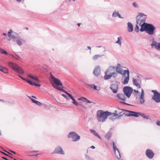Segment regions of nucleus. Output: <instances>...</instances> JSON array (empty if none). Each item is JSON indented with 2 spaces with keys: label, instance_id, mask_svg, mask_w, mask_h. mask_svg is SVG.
<instances>
[{
  "label": "nucleus",
  "instance_id": "f257e3e1",
  "mask_svg": "<svg viewBox=\"0 0 160 160\" xmlns=\"http://www.w3.org/2000/svg\"><path fill=\"white\" fill-rule=\"evenodd\" d=\"M112 114L110 112L100 110L97 112L96 118L98 122H104L106 121L108 117Z\"/></svg>",
  "mask_w": 160,
  "mask_h": 160
},
{
  "label": "nucleus",
  "instance_id": "f03ea898",
  "mask_svg": "<svg viewBox=\"0 0 160 160\" xmlns=\"http://www.w3.org/2000/svg\"><path fill=\"white\" fill-rule=\"evenodd\" d=\"M155 29V27L152 24L148 23H144L142 25V28L140 30L141 32L145 31L150 35H152L154 34Z\"/></svg>",
  "mask_w": 160,
  "mask_h": 160
},
{
  "label": "nucleus",
  "instance_id": "7ed1b4c3",
  "mask_svg": "<svg viewBox=\"0 0 160 160\" xmlns=\"http://www.w3.org/2000/svg\"><path fill=\"white\" fill-rule=\"evenodd\" d=\"M117 73L115 71V67L110 66L105 72L104 78L105 80L110 79L112 77H114L117 76Z\"/></svg>",
  "mask_w": 160,
  "mask_h": 160
},
{
  "label": "nucleus",
  "instance_id": "20e7f679",
  "mask_svg": "<svg viewBox=\"0 0 160 160\" xmlns=\"http://www.w3.org/2000/svg\"><path fill=\"white\" fill-rule=\"evenodd\" d=\"M8 65L12 69L18 73V75H22L24 74V72L23 69L17 64L10 62L8 63Z\"/></svg>",
  "mask_w": 160,
  "mask_h": 160
},
{
  "label": "nucleus",
  "instance_id": "39448f33",
  "mask_svg": "<svg viewBox=\"0 0 160 160\" xmlns=\"http://www.w3.org/2000/svg\"><path fill=\"white\" fill-rule=\"evenodd\" d=\"M147 18V15L143 13H139L136 17L137 24L141 26L142 28V25L146 23L145 22Z\"/></svg>",
  "mask_w": 160,
  "mask_h": 160
},
{
  "label": "nucleus",
  "instance_id": "423d86ee",
  "mask_svg": "<svg viewBox=\"0 0 160 160\" xmlns=\"http://www.w3.org/2000/svg\"><path fill=\"white\" fill-rule=\"evenodd\" d=\"M127 112H130L127 114V116H133L136 117H137L138 115L142 116L143 118L147 119H151L150 117L148 115H146L145 113L140 112H136L131 111L127 110Z\"/></svg>",
  "mask_w": 160,
  "mask_h": 160
},
{
  "label": "nucleus",
  "instance_id": "0eeeda50",
  "mask_svg": "<svg viewBox=\"0 0 160 160\" xmlns=\"http://www.w3.org/2000/svg\"><path fill=\"white\" fill-rule=\"evenodd\" d=\"M124 68H127L126 70H124L123 74H122V81L123 84H127L129 79V71L128 68L124 67Z\"/></svg>",
  "mask_w": 160,
  "mask_h": 160
},
{
  "label": "nucleus",
  "instance_id": "6e6552de",
  "mask_svg": "<svg viewBox=\"0 0 160 160\" xmlns=\"http://www.w3.org/2000/svg\"><path fill=\"white\" fill-rule=\"evenodd\" d=\"M133 91L132 88L129 86H125L123 89L124 93L128 98L130 97Z\"/></svg>",
  "mask_w": 160,
  "mask_h": 160
},
{
  "label": "nucleus",
  "instance_id": "1a4fd4ad",
  "mask_svg": "<svg viewBox=\"0 0 160 160\" xmlns=\"http://www.w3.org/2000/svg\"><path fill=\"white\" fill-rule=\"evenodd\" d=\"M152 92L153 93L152 97V99L153 100L156 102H160V93L158 92L156 90H152Z\"/></svg>",
  "mask_w": 160,
  "mask_h": 160
},
{
  "label": "nucleus",
  "instance_id": "9d476101",
  "mask_svg": "<svg viewBox=\"0 0 160 160\" xmlns=\"http://www.w3.org/2000/svg\"><path fill=\"white\" fill-rule=\"evenodd\" d=\"M68 137L72 138L73 142H76L78 141L80 138V136L78 135L75 132H71L69 133Z\"/></svg>",
  "mask_w": 160,
  "mask_h": 160
},
{
  "label": "nucleus",
  "instance_id": "9b49d317",
  "mask_svg": "<svg viewBox=\"0 0 160 160\" xmlns=\"http://www.w3.org/2000/svg\"><path fill=\"white\" fill-rule=\"evenodd\" d=\"M50 78L53 82L56 85L60 86H62L63 85L61 81L58 78H55L51 73H50Z\"/></svg>",
  "mask_w": 160,
  "mask_h": 160
},
{
  "label": "nucleus",
  "instance_id": "f8f14e48",
  "mask_svg": "<svg viewBox=\"0 0 160 160\" xmlns=\"http://www.w3.org/2000/svg\"><path fill=\"white\" fill-rule=\"evenodd\" d=\"M132 82L133 84L138 88H141V80L140 78H133Z\"/></svg>",
  "mask_w": 160,
  "mask_h": 160
},
{
  "label": "nucleus",
  "instance_id": "ddd939ff",
  "mask_svg": "<svg viewBox=\"0 0 160 160\" xmlns=\"http://www.w3.org/2000/svg\"><path fill=\"white\" fill-rule=\"evenodd\" d=\"M53 153L62 155L65 154L63 150L62 147L60 146L56 147L55 148Z\"/></svg>",
  "mask_w": 160,
  "mask_h": 160
},
{
  "label": "nucleus",
  "instance_id": "4468645a",
  "mask_svg": "<svg viewBox=\"0 0 160 160\" xmlns=\"http://www.w3.org/2000/svg\"><path fill=\"white\" fill-rule=\"evenodd\" d=\"M144 98V91L143 89H142L141 93L139 96V101L141 104H142L145 102V100Z\"/></svg>",
  "mask_w": 160,
  "mask_h": 160
},
{
  "label": "nucleus",
  "instance_id": "2eb2a0df",
  "mask_svg": "<svg viewBox=\"0 0 160 160\" xmlns=\"http://www.w3.org/2000/svg\"><path fill=\"white\" fill-rule=\"evenodd\" d=\"M113 147L114 151L116 156L117 158L119 159L121 157L120 154L118 149L117 148L115 143L114 142H112Z\"/></svg>",
  "mask_w": 160,
  "mask_h": 160
},
{
  "label": "nucleus",
  "instance_id": "dca6fc26",
  "mask_svg": "<svg viewBox=\"0 0 160 160\" xmlns=\"http://www.w3.org/2000/svg\"><path fill=\"white\" fill-rule=\"evenodd\" d=\"M118 84L113 83L111 84L110 88L113 93H116L118 89Z\"/></svg>",
  "mask_w": 160,
  "mask_h": 160
},
{
  "label": "nucleus",
  "instance_id": "f3484780",
  "mask_svg": "<svg viewBox=\"0 0 160 160\" xmlns=\"http://www.w3.org/2000/svg\"><path fill=\"white\" fill-rule=\"evenodd\" d=\"M145 153L146 156L149 159H152L154 155L153 152L150 149L146 150Z\"/></svg>",
  "mask_w": 160,
  "mask_h": 160
},
{
  "label": "nucleus",
  "instance_id": "a211bd4d",
  "mask_svg": "<svg viewBox=\"0 0 160 160\" xmlns=\"http://www.w3.org/2000/svg\"><path fill=\"white\" fill-rule=\"evenodd\" d=\"M116 96L120 100L124 102H126V96L124 93L118 94Z\"/></svg>",
  "mask_w": 160,
  "mask_h": 160
},
{
  "label": "nucleus",
  "instance_id": "6ab92c4d",
  "mask_svg": "<svg viewBox=\"0 0 160 160\" xmlns=\"http://www.w3.org/2000/svg\"><path fill=\"white\" fill-rule=\"evenodd\" d=\"M152 47L154 48L158 51H160V43H157L153 41L151 45Z\"/></svg>",
  "mask_w": 160,
  "mask_h": 160
},
{
  "label": "nucleus",
  "instance_id": "aec40b11",
  "mask_svg": "<svg viewBox=\"0 0 160 160\" xmlns=\"http://www.w3.org/2000/svg\"><path fill=\"white\" fill-rule=\"evenodd\" d=\"M93 73L95 76H98L100 74V69L99 66H96L94 69Z\"/></svg>",
  "mask_w": 160,
  "mask_h": 160
},
{
  "label": "nucleus",
  "instance_id": "412c9836",
  "mask_svg": "<svg viewBox=\"0 0 160 160\" xmlns=\"http://www.w3.org/2000/svg\"><path fill=\"white\" fill-rule=\"evenodd\" d=\"M116 72L121 74H122L124 73V71L122 70V67L119 63H118L116 67H115Z\"/></svg>",
  "mask_w": 160,
  "mask_h": 160
},
{
  "label": "nucleus",
  "instance_id": "4be33fe9",
  "mask_svg": "<svg viewBox=\"0 0 160 160\" xmlns=\"http://www.w3.org/2000/svg\"><path fill=\"white\" fill-rule=\"evenodd\" d=\"M127 25L128 31L130 32H132L133 30L132 24L130 22H128L127 23Z\"/></svg>",
  "mask_w": 160,
  "mask_h": 160
},
{
  "label": "nucleus",
  "instance_id": "5701e85b",
  "mask_svg": "<svg viewBox=\"0 0 160 160\" xmlns=\"http://www.w3.org/2000/svg\"><path fill=\"white\" fill-rule=\"evenodd\" d=\"M112 16L113 17H118L120 18H123L122 17L120 14L118 12H117L116 10H115L112 14Z\"/></svg>",
  "mask_w": 160,
  "mask_h": 160
},
{
  "label": "nucleus",
  "instance_id": "b1692460",
  "mask_svg": "<svg viewBox=\"0 0 160 160\" xmlns=\"http://www.w3.org/2000/svg\"><path fill=\"white\" fill-rule=\"evenodd\" d=\"M27 76L29 78L34 80L37 81H39V79L38 77L36 76H34L30 73H28L27 74Z\"/></svg>",
  "mask_w": 160,
  "mask_h": 160
},
{
  "label": "nucleus",
  "instance_id": "393cba45",
  "mask_svg": "<svg viewBox=\"0 0 160 160\" xmlns=\"http://www.w3.org/2000/svg\"><path fill=\"white\" fill-rule=\"evenodd\" d=\"M117 39V40L116 42L115 43L119 45L121 47L122 44V37L121 36L118 37Z\"/></svg>",
  "mask_w": 160,
  "mask_h": 160
},
{
  "label": "nucleus",
  "instance_id": "a878e982",
  "mask_svg": "<svg viewBox=\"0 0 160 160\" xmlns=\"http://www.w3.org/2000/svg\"><path fill=\"white\" fill-rule=\"evenodd\" d=\"M112 136V132L109 131L108 132L105 136V138L108 140H109Z\"/></svg>",
  "mask_w": 160,
  "mask_h": 160
},
{
  "label": "nucleus",
  "instance_id": "bb28decb",
  "mask_svg": "<svg viewBox=\"0 0 160 160\" xmlns=\"http://www.w3.org/2000/svg\"><path fill=\"white\" fill-rule=\"evenodd\" d=\"M103 55L95 54L92 57V59L93 61H96Z\"/></svg>",
  "mask_w": 160,
  "mask_h": 160
},
{
  "label": "nucleus",
  "instance_id": "cd10ccee",
  "mask_svg": "<svg viewBox=\"0 0 160 160\" xmlns=\"http://www.w3.org/2000/svg\"><path fill=\"white\" fill-rule=\"evenodd\" d=\"M112 115L109 116H111L109 118V119L111 120H114L117 118L116 117L117 116H119V115H118V114H117L116 113H112Z\"/></svg>",
  "mask_w": 160,
  "mask_h": 160
},
{
  "label": "nucleus",
  "instance_id": "c85d7f7f",
  "mask_svg": "<svg viewBox=\"0 0 160 160\" xmlns=\"http://www.w3.org/2000/svg\"><path fill=\"white\" fill-rule=\"evenodd\" d=\"M16 42L18 45L21 46L22 44V42H24V41L23 39L19 38V39H17L16 40Z\"/></svg>",
  "mask_w": 160,
  "mask_h": 160
},
{
  "label": "nucleus",
  "instance_id": "c756f323",
  "mask_svg": "<svg viewBox=\"0 0 160 160\" xmlns=\"http://www.w3.org/2000/svg\"><path fill=\"white\" fill-rule=\"evenodd\" d=\"M90 131L95 136L97 137H98L100 138L101 139V137L94 130L91 129Z\"/></svg>",
  "mask_w": 160,
  "mask_h": 160
},
{
  "label": "nucleus",
  "instance_id": "7c9ffc66",
  "mask_svg": "<svg viewBox=\"0 0 160 160\" xmlns=\"http://www.w3.org/2000/svg\"><path fill=\"white\" fill-rule=\"evenodd\" d=\"M31 100L32 101V102L36 104L38 106H40L42 104V103L41 102H39V101H36L33 99H31Z\"/></svg>",
  "mask_w": 160,
  "mask_h": 160
},
{
  "label": "nucleus",
  "instance_id": "2f4dec72",
  "mask_svg": "<svg viewBox=\"0 0 160 160\" xmlns=\"http://www.w3.org/2000/svg\"><path fill=\"white\" fill-rule=\"evenodd\" d=\"M10 55L12 57L14 58L17 60H19V59H20L19 57L17 55H13L12 54H10Z\"/></svg>",
  "mask_w": 160,
  "mask_h": 160
},
{
  "label": "nucleus",
  "instance_id": "473e14b6",
  "mask_svg": "<svg viewBox=\"0 0 160 160\" xmlns=\"http://www.w3.org/2000/svg\"><path fill=\"white\" fill-rule=\"evenodd\" d=\"M0 52L6 55H7L8 54V53L6 51L4 50L3 49L1 48H0Z\"/></svg>",
  "mask_w": 160,
  "mask_h": 160
},
{
  "label": "nucleus",
  "instance_id": "72a5a7b5",
  "mask_svg": "<svg viewBox=\"0 0 160 160\" xmlns=\"http://www.w3.org/2000/svg\"><path fill=\"white\" fill-rule=\"evenodd\" d=\"M132 5L133 7L134 8H139V6L138 5V4L136 2H134L132 3Z\"/></svg>",
  "mask_w": 160,
  "mask_h": 160
},
{
  "label": "nucleus",
  "instance_id": "f704fd0d",
  "mask_svg": "<svg viewBox=\"0 0 160 160\" xmlns=\"http://www.w3.org/2000/svg\"><path fill=\"white\" fill-rule=\"evenodd\" d=\"M27 82H28L31 85H32V86H35L36 83L35 82H32L29 80H28L27 81Z\"/></svg>",
  "mask_w": 160,
  "mask_h": 160
},
{
  "label": "nucleus",
  "instance_id": "c9c22d12",
  "mask_svg": "<svg viewBox=\"0 0 160 160\" xmlns=\"http://www.w3.org/2000/svg\"><path fill=\"white\" fill-rule=\"evenodd\" d=\"M2 72L5 74L8 73V69L5 67L4 68Z\"/></svg>",
  "mask_w": 160,
  "mask_h": 160
},
{
  "label": "nucleus",
  "instance_id": "e433bc0d",
  "mask_svg": "<svg viewBox=\"0 0 160 160\" xmlns=\"http://www.w3.org/2000/svg\"><path fill=\"white\" fill-rule=\"evenodd\" d=\"M139 25H138L137 24L134 29L135 31L137 32H138L139 31Z\"/></svg>",
  "mask_w": 160,
  "mask_h": 160
},
{
  "label": "nucleus",
  "instance_id": "4c0bfd02",
  "mask_svg": "<svg viewBox=\"0 0 160 160\" xmlns=\"http://www.w3.org/2000/svg\"><path fill=\"white\" fill-rule=\"evenodd\" d=\"M87 98L84 97H82L80 98H79L78 99V100H81L83 102H85V101L87 100Z\"/></svg>",
  "mask_w": 160,
  "mask_h": 160
},
{
  "label": "nucleus",
  "instance_id": "58836bf2",
  "mask_svg": "<svg viewBox=\"0 0 160 160\" xmlns=\"http://www.w3.org/2000/svg\"><path fill=\"white\" fill-rule=\"evenodd\" d=\"M52 86L54 88H55L56 89H57L58 90H59L61 91H62V90L63 89H62V88H58L57 87H56V86H55L54 84L52 83Z\"/></svg>",
  "mask_w": 160,
  "mask_h": 160
},
{
  "label": "nucleus",
  "instance_id": "ea45409f",
  "mask_svg": "<svg viewBox=\"0 0 160 160\" xmlns=\"http://www.w3.org/2000/svg\"><path fill=\"white\" fill-rule=\"evenodd\" d=\"M13 32V31L11 29L9 30L8 33V36L9 37H11L12 35V33Z\"/></svg>",
  "mask_w": 160,
  "mask_h": 160
},
{
  "label": "nucleus",
  "instance_id": "a19ab883",
  "mask_svg": "<svg viewBox=\"0 0 160 160\" xmlns=\"http://www.w3.org/2000/svg\"><path fill=\"white\" fill-rule=\"evenodd\" d=\"M85 158L87 160H93L88 155H86Z\"/></svg>",
  "mask_w": 160,
  "mask_h": 160
},
{
  "label": "nucleus",
  "instance_id": "79ce46f5",
  "mask_svg": "<svg viewBox=\"0 0 160 160\" xmlns=\"http://www.w3.org/2000/svg\"><path fill=\"white\" fill-rule=\"evenodd\" d=\"M72 103L77 106H78L79 105V103L77 102L76 101L75 99L72 100Z\"/></svg>",
  "mask_w": 160,
  "mask_h": 160
},
{
  "label": "nucleus",
  "instance_id": "37998d69",
  "mask_svg": "<svg viewBox=\"0 0 160 160\" xmlns=\"http://www.w3.org/2000/svg\"><path fill=\"white\" fill-rule=\"evenodd\" d=\"M93 86V88L95 90H97V91H99L100 90V89L99 88H97V87L94 84V85Z\"/></svg>",
  "mask_w": 160,
  "mask_h": 160
},
{
  "label": "nucleus",
  "instance_id": "c03bdc74",
  "mask_svg": "<svg viewBox=\"0 0 160 160\" xmlns=\"http://www.w3.org/2000/svg\"><path fill=\"white\" fill-rule=\"evenodd\" d=\"M68 95L71 98V99L72 100H73V99H74V98H73V97L71 94H70L69 93H68Z\"/></svg>",
  "mask_w": 160,
  "mask_h": 160
},
{
  "label": "nucleus",
  "instance_id": "a18cd8bd",
  "mask_svg": "<svg viewBox=\"0 0 160 160\" xmlns=\"http://www.w3.org/2000/svg\"><path fill=\"white\" fill-rule=\"evenodd\" d=\"M1 153H2L4 154V155H5L6 156H8L10 158H13L12 157H11L10 156H9V155H8V154L4 152H1V151H0Z\"/></svg>",
  "mask_w": 160,
  "mask_h": 160
},
{
  "label": "nucleus",
  "instance_id": "49530a36",
  "mask_svg": "<svg viewBox=\"0 0 160 160\" xmlns=\"http://www.w3.org/2000/svg\"><path fill=\"white\" fill-rule=\"evenodd\" d=\"M18 76L20 78H21L22 79V80H24L25 81H27L28 80H27L25 79L24 78H23L21 76H20V75H18Z\"/></svg>",
  "mask_w": 160,
  "mask_h": 160
},
{
  "label": "nucleus",
  "instance_id": "de8ad7c7",
  "mask_svg": "<svg viewBox=\"0 0 160 160\" xmlns=\"http://www.w3.org/2000/svg\"><path fill=\"white\" fill-rule=\"evenodd\" d=\"M62 96H63V97H64L66 99H68V97L65 94H62Z\"/></svg>",
  "mask_w": 160,
  "mask_h": 160
},
{
  "label": "nucleus",
  "instance_id": "09e8293b",
  "mask_svg": "<svg viewBox=\"0 0 160 160\" xmlns=\"http://www.w3.org/2000/svg\"><path fill=\"white\" fill-rule=\"evenodd\" d=\"M135 93V94H138V90H134L133 91Z\"/></svg>",
  "mask_w": 160,
  "mask_h": 160
},
{
  "label": "nucleus",
  "instance_id": "8fccbe9b",
  "mask_svg": "<svg viewBox=\"0 0 160 160\" xmlns=\"http://www.w3.org/2000/svg\"><path fill=\"white\" fill-rule=\"evenodd\" d=\"M85 102L88 103H92V102H91L89 100H88V99H87L86 101H85Z\"/></svg>",
  "mask_w": 160,
  "mask_h": 160
},
{
  "label": "nucleus",
  "instance_id": "3c124183",
  "mask_svg": "<svg viewBox=\"0 0 160 160\" xmlns=\"http://www.w3.org/2000/svg\"><path fill=\"white\" fill-rule=\"evenodd\" d=\"M4 67H3L0 65V71H2Z\"/></svg>",
  "mask_w": 160,
  "mask_h": 160
},
{
  "label": "nucleus",
  "instance_id": "603ef678",
  "mask_svg": "<svg viewBox=\"0 0 160 160\" xmlns=\"http://www.w3.org/2000/svg\"><path fill=\"white\" fill-rule=\"evenodd\" d=\"M10 38H12L14 39L16 38V37L14 35L12 34V35H11V37H10Z\"/></svg>",
  "mask_w": 160,
  "mask_h": 160
},
{
  "label": "nucleus",
  "instance_id": "864d4df0",
  "mask_svg": "<svg viewBox=\"0 0 160 160\" xmlns=\"http://www.w3.org/2000/svg\"><path fill=\"white\" fill-rule=\"evenodd\" d=\"M156 124L158 126H160V121H157L156 122Z\"/></svg>",
  "mask_w": 160,
  "mask_h": 160
},
{
  "label": "nucleus",
  "instance_id": "5fc2aeb1",
  "mask_svg": "<svg viewBox=\"0 0 160 160\" xmlns=\"http://www.w3.org/2000/svg\"><path fill=\"white\" fill-rule=\"evenodd\" d=\"M88 85L91 88H93V85H94V84H88Z\"/></svg>",
  "mask_w": 160,
  "mask_h": 160
},
{
  "label": "nucleus",
  "instance_id": "6e6d98bb",
  "mask_svg": "<svg viewBox=\"0 0 160 160\" xmlns=\"http://www.w3.org/2000/svg\"><path fill=\"white\" fill-rule=\"evenodd\" d=\"M121 102V103H123V104H127V105H131L129 104H127V103H125V102H122V101H121V102Z\"/></svg>",
  "mask_w": 160,
  "mask_h": 160
},
{
  "label": "nucleus",
  "instance_id": "4d7b16f0",
  "mask_svg": "<svg viewBox=\"0 0 160 160\" xmlns=\"http://www.w3.org/2000/svg\"><path fill=\"white\" fill-rule=\"evenodd\" d=\"M62 91L63 92H64L65 93H66L67 95H68V93H69L68 92L63 89Z\"/></svg>",
  "mask_w": 160,
  "mask_h": 160
},
{
  "label": "nucleus",
  "instance_id": "13d9d810",
  "mask_svg": "<svg viewBox=\"0 0 160 160\" xmlns=\"http://www.w3.org/2000/svg\"><path fill=\"white\" fill-rule=\"evenodd\" d=\"M35 86L37 87H40L41 86V85L39 84L36 83Z\"/></svg>",
  "mask_w": 160,
  "mask_h": 160
},
{
  "label": "nucleus",
  "instance_id": "bf43d9fd",
  "mask_svg": "<svg viewBox=\"0 0 160 160\" xmlns=\"http://www.w3.org/2000/svg\"><path fill=\"white\" fill-rule=\"evenodd\" d=\"M87 48L89 50H91V47L89 46H88Z\"/></svg>",
  "mask_w": 160,
  "mask_h": 160
},
{
  "label": "nucleus",
  "instance_id": "052dcab7",
  "mask_svg": "<svg viewBox=\"0 0 160 160\" xmlns=\"http://www.w3.org/2000/svg\"><path fill=\"white\" fill-rule=\"evenodd\" d=\"M90 148L92 149H94L95 148V147L93 146H92L90 147Z\"/></svg>",
  "mask_w": 160,
  "mask_h": 160
},
{
  "label": "nucleus",
  "instance_id": "680f3d73",
  "mask_svg": "<svg viewBox=\"0 0 160 160\" xmlns=\"http://www.w3.org/2000/svg\"><path fill=\"white\" fill-rule=\"evenodd\" d=\"M81 25V23H77V25L78 26V27H80V25Z\"/></svg>",
  "mask_w": 160,
  "mask_h": 160
},
{
  "label": "nucleus",
  "instance_id": "e2e57ef3",
  "mask_svg": "<svg viewBox=\"0 0 160 160\" xmlns=\"http://www.w3.org/2000/svg\"><path fill=\"white\" fill-rule=\"evenodd\" d=\"M2 158H3L4 159H5L6 160H8V159L7 158H5V157H2Z\"/></svg>",
  "mask_w": 160,
  "mask_h": 160
},
{
  "label": "nucleus",
  "instance_id": "0e129e2a",
  "mask_svg": "<svg viewBox=\"0 0 160 160\" xmlns=\"http://www.w3.org/2000/svg\"><path fill=\"white\" fill-rule=\"evenodd\" d=\"M10 152H12V153H14V154H16V152H14L13 151H11V150H10Z\"/></svg>",
  "mask_w": 160,
  "mask_h": 160
},
{
  "label": "nucleus",
  "instance_id": "69168bd1",
  "mask_svg": "<svg viewBox=\"0 0 160 160\" xmlns=\"http://www.w3.org/2000/svg\"><path fill=\"white\" fill-rule=\"evenodd\" d=\"M0 101L3 102H4V101L3 100L1 99H0Z\"/></svg>",
  "mask_w": 160,
  "mask_h": 160
},
{
  "label": "nucleus",
  "instance_id": "338daca9",
  "mask_svg": "<svg viewBox=\"0 0 160 160\" xmlns=\"http://www.w3.org/2000/svg\"><path fill=\"white\" fill-rule=\"evenodd\" d=\"M2 35L4 36H6L7 35V34L6 33H3L2 34Z\"/></svg>",
  "mask_w": 160,
  "mask_h": 160
},
{
  "label": "nucleus",
  "instance_id": "774afa93",
  "mask_svg": "<svg viewBox=\"0 0 160 160\" xmlns=\"http://www.w3.org/2000/svg\"><path fill=\"white\" fill-rule=\"evenodd\" d=\"M17 2H20L21 1V0H16Z\"/></svg>",
  "mask_w": 160,
  "mask_h": 160
}]
</instances>
